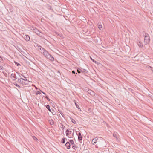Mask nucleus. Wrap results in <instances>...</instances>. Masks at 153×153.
I'll return each mask as SVG.
<instances>
[{"instance_id":"bb28decb","label":"nucleus","mask_w":153,"mask_h":153,"mask_svg":"<svg viewBox=\"0 0 153 153\" xmlns=\"http://www.w3.org/2000/svg\"><path fill=\"white\" fill-rule=\"evenodd\" d=\"M13 84H14L16 86L20 88V86L16 82H14L13 83Z\"/></svg>"},{"instance_id":"f8f14e48","label":"nucleus","mask_w":153,"mask_h":153,"mask_svg":"<svg viewBox=\"0 0 153 153\" xmlns=\"http://www.w3.org/2000/svg\"><path fill=\"white\" fill-rule=\"evenodd\" d=\"M25 39L27 41L29 40L30 39V37L29 36L27 35H25Z\"/></svg>"},{"instance_id":"6e6552de","label":"nucleus","mask_w":153,"mask_h":153,"mask_svg":"<svg viewBox=\"0 0 153 153\" xmlns=\"http://www.w3.org/2000/svg\"><path fill=\"white\" fill-rule=\"evenodd\" d=\"M47 58L49 59L51 61H53L54 60V57L51 54H50Z\"/></svg>"},{"instance_id":"4c0bfd02","label":"nucleus","mask_w":153,"mask_h":153,"mask_svg":"<svg viewBox=\"0 0 153 153\" xmlns=\"http://www.w3.org/2000/svg\"><path fill=\"white\" fill-rule=\"evenodd\" d=\"M76 134L78 135V136H82L80 132L78 133V134H77V133H76Z\"/></svg>"},{"instance_id":"c85d7f7f","label":"nucleus","mask_w":153,"mask_h":153,"mask_svg":"<svg viewBox=\"0 0 153 153\" xmlns=\"http://www.w3.org/2000/svg\"><path fill=\"white\" fill-rule=\"evenodd\" d=\"M14 63H15V64L17 66H20V64L19 63H18L17 62H16V61H14Z\"/></svg>"},{"instance_id":"4468645a","label":"nucleus","mask_w":153,"mask_h":153,"mask_svg":"<svg viewBox=\"0 0 153 153\" xmlns=\"http://www.w3.org/2000/svg\"><path fill=\"white\" fill-rule=\"evenodd\" d=\"M143 33L144 36V37L149 36V34H148L147 33L145 32L144 31H143Z\"/></svg>"},{"instance_id":"f3484780","label":"nucleus","mask_w":153,"mask_h":153,"mask_svg":"<svg viewBox=\"0 0 153 153\" xmlns=\"http://www.w3.org/2000/svg\"><path fill=\"white\" fill-rule=\"evenodd\" d=\"M75 106H76V108L79 109V110L80 111H81V110L80 109L79 107V105H78V104L77 103H76V102L75 101Z\"/></svg>"},{"instance_id":"3c124183","label":"nucleus","mask_w":153,"mask_h":153,"mask_svg":"<svg viewBox=\"0 0 153 153\" xmlns=\"http://www.w3.org/2000/svg\"><path fill=\"white\" fill-rule=\"evenodd\" d=\"M5 75V76H7V74H6V75Z\"/></svg>"},{"instance_id":"cd10ccee","label":"nucleus","mask_w":153,"mask_h":153,"mask_svg":"<svg viewBox=\"0 0 153 153\" xmlns=\"http://www.w3.org/2000/svg\"><path fill=\"white\" fill-rule=\"evenodd\" d=\"M81 70H82V68H78L77 70V71L78 73H80L81 72Z\"/></svg>"},{"instance_id":"de8ad7c7","label":"nucleus","mask_w":153,"mask_h":153,"mask_svg":"<svg viewBox=\"0 0 153 153\" xmlns=\"http://www.w3.org/2000/svg\"><path fill=\"white\" fill-rule=\"evenodd\" d=\"M53 114H56V113L55 112H54V113H53Z\"/></svg>"},{"instance_id":"6e6d98bb","label":"nucleus","mask_w":153,"mask_h":153,"mask_svg":"<svg viewBox=\"0 0 153 153\" xmlns=\"http://www.w3.org/2000/svg\"><path fill=\"white\" fill-rule=\"evenodd\" d=\"M22 77L23 78V77L22 76Z\"/></svg>"},{"instance_id":"79ce46f5","label":"nucleus","mask_w":153,"mask_h":153,"mask_svg":"<svg viewBox=\"0 0 153 153\" xmlns=\"http://www.w3.org/2000/svg\"><path fill=\"white\" fill-rule=\"evenodd\" d=\"M41 91V92L43 93L44 95H46V93L45 92H43V91Z\"/></svg>"},{"instance_id":"ea45409f","label":"nucleus","mask_w":153,"mask_h":153,"mask_svg":"<svg viewBox=\"0 0 153 153\" xmlns=\"http://www.w3.org/2000/svg\"><path fill=\"white\" fill-rule=\"evenodd\" d=\"M93 62H94L96 64H97L98 63L95 60Z\"/></svg>"},{"instance_id":"09e8293b","label":"nucleus","mask_w":153,"mask_h":153,"mask_svg":"<svg viewBox=\"0 0 153 153\" xmlns=\"http://www.w3.org/2000/svg\"><path fill=\"white\" fill-rule=\"evenodd\" d=\"M58 72H59V73H60L59 71H58Z\"/></svg>"},{"instance_id":"1a4fd4ad","label":"nucleus","mask_w":153,"mask_h":153,"mask_svg":"<svg viewBox=\"0 0 153 153\" xmlns=\"http://www.w3.org/2000/svg\"><path fill=\"white\" fill-rule=\"evenodd\" d=\"M65 146L68 149H70L71 148L70 143L69 142H67L66 144L65 145Z\"/></svg>"},{"instance_id":"6ab92c4d","label":"nucleus","mask_w":153,"mask_h":153,"mask_svg":"<svg viewBox=\"0 0 153 153\" xmlns=\"http://www.w3.org/2000/svg\"><path fill=\"white\" fill-rule=\"evenodd\" d=\"M138 46L140 48H142L143 46V45L142 44V43L141 42H138Z\"/></svg>"},{"instance_id":"39448f33","label":"nucleus","mask_w":153,"mask_h":153,"mask_svg":"<svg viewBox=\"0 0 153 153\" xmlns=\"http://www.w3.org/2000/svg\"><path fill=\"white\" fill-rule=\"evenodd\" d=\"M98 140V138L97 137H95L92 140V143H93V144H95L96 143H99V141Z\"/></svg>"},{"instance_id":"9d476101","label":"nucleus","mask_w":153,"mask_h":153,"mask_svg":"<svg viewBox=\"0 0 153 153\" xmlns=\"http://www.w3.org/2000/svg\"><path fill=\"white\" fill-rule=\"evenodd\" d=\"M44 106L45 107H46L47 109H48L50 112H51L53 114L55 115V114H53V112H52L51 111V109L50 108V105H44Z\"/></svg>"},{"instance_id":"f257e3e1","label":"nucleus","mask_w":153,"mask_h":153,"mask_svg":"<svg viewBox=\"0 0 153 153\" xmlns=\"http://www.w3.org/2000/svg\"><path fill=\"white\" fill-rule=\"evenodd\" d=\"M150 36L144 37V43L145 45H147L150 42Z\"/></svg>"},{"instance_id":"37998d69","label":"nucleus","mask_w":153,"mask_h":153,"mask_svg":"<svg viewBox=\"0 0 153 153\" xmlns=\"http://www.w3.org/2000/svg\"><path fill=\"white\" fill-rule=\"evenodd\" d=\"M72 73L73 74H75V71L74 70L72 71Z\"/></svg>"},{"instance_id":"c9c22d12","label":"nucleus","mask_w":153,"mask_h":153,"mask_svg":"<svg viewBox=\"0 0 153 153\" xmlns=\"http://www.w3.org/2000/svg\"><path fill=\"white\" fill-rule=\"evenodd\" d=\"M58 111H59V112L61 114V115L62 116L63 115H64L63 113H62V112L59 109L58 110Z\"/></svg>"},{"instance_id":"a18cd8bd","label":"nucleus","mask_w":153,"mask_h":153,"mask_svg":"<svg viewBox=\"0 0 153 153\" xmlns=\"http://www.w3.org/2000/svg\"><path fill=\"white\" fill-rule=\"evenodd\" d=\"M2 68H3V67L0 65V69H2Z\"/></svg>"},{"instance_id":"58836bf2","label":"nucleus","mask_w":153,"mask_h":153,"mask_svg":"<svg viewBox=\"0 0 153 153\" xmlns=\"http://www.w3.org/2000/svg\"><path fill=\"white\" fill-rule=\"evenodd\" d=\"M56 34H57V35L58 36H60V37H61L62 36V35H61V34H59V33H57Z\"/></svg>"},{"instance_id":"412c9836","label":"nucleus","mask_w":153,"mask_h":153,"mask_svg":"<svg viewBox=\"0 0 153 153\" xmlns=\"http://www.w3.org/2000/svg\"><path fill=\"white\" fill-rule=\"evenodd\" d=\"M68 140L69 141V142L70 143H71V145L72 144H74V141L73 140Z\"/></svg>"},{"instance_id":"393cba45","label":"nucleus","mask_w":153,"mask_h":153,"mask_svg":"<svg viewBox=\"0 0 153 153\" xmlns=\"http://www.w3.org/2000/svg\"><path fill=\"white\" fill-rule=\"evenodd\" d=\"M43 97L46 98L48 101H51V100L47 96H43Z\"/></svg>"},{"instance_id":"20e7f679","label":"nucleus","mask_w":153,"mask_h":153,"mask_svg":"<svg viewBox=\"0 0 153 153\" xmlns=\"http://www.w3.org/2000/svg\"><path fill=\"white\" fill-rule=\"evenodd\" d=\"M71 132L72 131L71 130V129H67L66 131V136L68 137L69 138H71V137L69 136L68 135L71 134Z\"/></svg>"},{"instance_id":"49530a36","label":"nucleus","mask_w":153,"mask_h":153,"mask_svg":"<svg viewBox=\"0 0 153 153\" xmlns=\"http://www.w3.org/2000/svg\"><path fill=\"white\" fill-rule=\"evenodd\" d=\"M51 110H52V111L55 112V111H54V109H53V108H52V109H51Z\"/></svg>"},{"instance_id":"864d4df0","label":"nucleus","mask_w":153,"mask_h":153,"mask_svg":"<svg viewBox=\"0 0 153 153\" xmlns=\"http://www.w3.org/2000/svg\"><path fill=\"white\" fill-rule=\"evenodd\" d=\"M91 109V108H90V109H89V110L90 111V110Z\"/></svg>"},{"instance_id":"aec40b11","label":"nucleus","mask_w":153,"mask_h":153,"mask_svg":"<svg viewBox=\"0 0 153 153\" xmlns=\"http://www.w3.org/2000/svg\"><path fill=\"white\" fill-rule=\"evenodd\" d=\"M70 119L71 122L73 123L74 124H76V121L74 119H73V118H71V117H70Z\"/></svg>"},{"instance_id":"0eeeda50","label":"nucleus","mask_w":153,"mask_h":153,"mask_svg":"<svg viewBox=\"0 0 153 153\" xmlns=\"http://www.w3.org/2000/svg\"><path fill=\"white\" fill-rule=\"evenodd\" d=\"M37 48H38V49L39 50V51L40 50L41 51H44V50H45L44 48H43L40 45L38 44H37Z\"/></svg>"},{"instance_id":"c756f323","label":"nucleus","mask_w":153,"mask_h":153,"mask_svg":"<svg viewBox=\"0 0 153 153\" xmlns=\"http://www.w3.org/2000/svg\"><path fill=\"white\" fill-rule=\"evenodd\" d=\"M98 27L101 30V29L102 28V25H98Z\"/></svg>"},{"instance_id":"f03ea898","label":"nucleus","mask_w":153,"mask_h":153,"mask_svg":"<svg viewBox=\"0 0 153 153\" xmlns=\"http://www.w3.org/2000/svg\"><path fill=\"white\" fill-rule=\"evenodd\" d=\"M22 76L23 77L22 80V81H23V85H28V83L29 82V81L27 80V78L24 75H22Z\"/></svg>"},{"instance_id":"dca6fc26","label":"nucleus","mask_w":153,"mask_h":153,"mask_svg":"<svg viewBox=\"0 0 153 153\" xmlns=\"http://www.w3.org/2000/svg\"><path fill=\"white\" fill-rule=\"evenodd\" d=\"M31 29L33 30L34 31H35V32L36 33L37 32H39L38 30L36 28L34 27H32Z\"/></svg>"},{"instance_id":"c03bdc74","label":"nucleus","mask_w":153,"mask_h":153,"mask_svg":"<svg viewBox=\"0 0 153 153\" xmlns=\"http://www.w3.org/2000/svg\"><path fill=\"white\" fill-rule=\"evenodd\" d=\"M90 58L91 60L93 62L94 60L91 57H90Z\"/></svg>"},{"instance_id":"72a5a7b5","label":"nucleus","mask_w":153,"mask_h":153,"mask_svg":"<svg viewBox=\"0 0 153 153\" xmlns=\"http://www.w3.org/2000/svg\"><path fill=\"white\" fill-rule=\"evenodd\" d=\"M32 137L33 139L35 140H38V139L35 136H33Z\"/></svg>"},{"instance_id":"8fccbe9b","label":"nucleus","mask_w":153,"mask_h":153,"mask_svg":"<svg viewBox=\"0 0 153 153\" xmlns=\"http://www.w3.org/2000/svg\"><path fill=\"white\" fill-rule=\"evenodd\" d=\"M5 75V76H7V74H6V75Z\"/></svg>"},{"instance_id":"9b49d317","label":"nucleus","mask_w":153,"mask_h":153,"mask_svg":"<svg viewBox=\"0 0 153 153\" xmlns=\"http://www.w3.org/2000/svg\"><path fill=\"white\" fill-rule=\"evenodd\" d=\"M48 122L50 123V124L52 125H53L54 124V122L53 120L52 119H49L48 120Z\"/></svg>"},{"instance_id":"473e14b6","label":"nucleus","mask_w":153,"mask_h":153,"mask_svg":"<svg viewBox=\"0 0 153 153\" xmlns=\"http://www.w3.org/2000/svg\"><path fill=\"white\" fill-rule=\"evenodd\" d=\"M86 90H87V91H88V93L89 94H91V93L89 92V91H91V90L89 89H88V88H86Z\"/></svg>"},{"instance_id":"5fc2aeb1","label":"nucleus","mask_w":153,"mask_h":153,"mask_svg":"<svg viewBox=\"0 0 153 153\" xmlns=\"http://www.w3.org/2000/svg\"><path fill=\"white\" fill-rule=\"evenodd\" d=\"M91 109V108H90V109H89V110L90 111V110Z\"/></svg>"},{"instance_id":"5701e85b","label":"nucleus","mask_w":153,"mask_h":153,"mask_svg":"<svg viewBox=\"0 0 153 153\" xmlns=\"http://www.w3.org/2000/svg\"><path fill=\"white\" fill-rule=\"evenodd\" d=\"M15 74H16L15 73H12L11 75V78H12V79H14V78L15 77L14 76L15 75Z\"/></svg>"},{"instance_id":"2eb2a0df","label":"nucleus","mask_w":153,"mask_h":153,"mask_svg":"<svg viewBox=\"0 0 153 153\" xmlns=\"http://www.w3.org/2000/svg\"><path fill=\"white\" fill-rule=\"evenodd\" d=\"M81 72L85 74L88 72V71L85 69H83L82 68V70H81Z\"/></svg>"},{"instance_id":"7c9ffc66","label":"nucleus","mask_w":153,"mask_h":153,"mask_svg":"<svg viewBox=\"0 0 153 153\" xmlns=\"http://www.w3.org/2000/svg\"><path fill=\"white\" fill-rule=\"evenodd\" d=\"M16 73L18 74V75H19V76L18 77H21L22 76V75H23L22 74L20 73H19L18 72H17Z\"/></svg>"},{"instance_id":"ddd939ff","label":"nucleus","mask_w":153,"mask_h":153,"mask_svg":"<svg viewBox=\"0 0 153 153\" xmlns=\"http://www.w3.org/2000/svg\"><path fill=\"white\" fill-rule=\"evenodd\" d=\"M78 136V140L79 141L80 143H82V136Z\"/></svg>"},{"instance_id":"e433bc0d","label":"nucleus","mask_w":153,"mask_h":153,"mask_svg":"<svg viewBox=\"0 0 153 153\" xmlns=\"http://www.w3.org/2000/svg\"><path fill=\"white\" fill-rule=\"evenodd\" d=\"M113 136L114 137H116V138H117V136L116 134H113Z\"/></svg>"},{"instance_id":"423d86ee","label":"nucleus","mask_w":153,"mask_h":153,"mask_svg":"<svg viewBox=\"0 0 153 153\" xmlns=\"http://www.w3.org/2000/svg\"><path fill=\"white\" fill-rule=\"evenodd\" d=\"M22 80L23 78L20 76V77H19V78L18 79L17 82L18 83L23 85V81H22Z\"/></svg>"},{"instance_id":"2f4dec72","label":"nucleus","mask_w":153,"mask_h":153,"mask_svg":"<svg viewBox=\"0 0 153 153\" xmlns=\"http://www.w3.org/2000/svg\"><path fill=\"white\" fill-rule=\"evenodd\" d=\"M73 145L72 146V148L74 149L77 146L76 145L74 144H72Z\"/></svg>"},{"instance_id":"a878e982","label":"nucleus","mask_w":153,"mask_h":153,"mask_svg":"<svg viewBox=\"0 0 153 153\" xmlns=\"http://www.w3.org/2000/svg\"><path fill=\"white\" fill-rule=\"evenodd\" d=\"M61 125L62 126H61V128L63 130L65 128V126H64L62 123H61Z\"/></svg>"},{"instance_id":"4be33fe9","label":"nucleus","mask_w":153,"mask_h":153,"mask_svg":"<svg viewBox=\"0 0 153 153\" xmlns=\"http://www.w3.org/2000/svg\"><path fill=\"white\" fill-rule=\"evenodd\" d=\"M148 68L149 69H150L152 71V72L153 73V68L149 66H148Z\"/></svg>"},{"instance_id":"a19ab883","label":"nucleus","mask_w":153,"mask_h":153,"mask_svg":"<svg viewBox=\"0 0 153 153\" xmlns=\"http://www.w3.org/2000/svg\"><path fill=\"white\" fill-rule=\"evenodd\" d=\"M93 62H94L96 64H97L98 63L95 60Z\"/></svg>"},{"instance_id":"f704fd0d","label":"nucleus","mask_w":153,"mask_h":153,"mask_svg":"<svg viewBox=\"0 0 153 153\" xmlns=\"http://www.w3.org/2000/svg\"><path fill=\"white\" fill-rule=\"evenodd\" d=\"M36 95L38 94H41V92L39 91H37L36 92Z\"/></svg>"},{"instance_id":"603ef678","label":"nucleus","mask_w":153,"mask_h":153,"mask_svg":"<svg viewBox=\"0 0 153 153\" xmlns=\"http://www.w3.org/2000/svg\"><path fill=\"white\" fill-rule=\"evenodd\" d=\"M5 75V76H7V74H6V75Z\"/></svg>"},{"instance_id":"7ed1b4c3","label":"nucleus","mask_w":153,"mask_h":153,"mask_svg":"<svg viewBox=\"0 0 153 153\" xmlns=\"http://www.w3.org/2000/svg\"><path fill=\"white\" fill-rule=\"evenodd\" d=\"M43 55L44 56L47 58L48 56L50 54L48 52V51L45 50H44V51L43 52Z\"/></svg>"},{"instance_id":"a211bd4d","label":"nucleus","mask_w":153,"mask_h":153,"mask_svg":"<svg viewBox=\"0 0 153 153\" xmlns=\"http://www.w3.org/2000/svg\"><path fill=\"white\" fill-rule=\"evenodd\" d=\"M66 138H65V137H63L62 140L61 141V142L62 143H63V144H64L65 143V140H66Z\"/></svg>"},{"instance_id":"4d7b16f0","label":"nucleus","mask_w":153,"mask_h":153,"mask_svg":"<svg viewBox=\"0 0 153 153\" xmlns=\"http://www.w3.org/2000/svg\"><path fill=\"white\" fill-rule=\"evenodd\" d=\"M0 57L1 58V57L0 56Z\"/></svg>"},{"instance_id":"b1692460","label":"nucleus","mask_w":153,"mask_h":153,"mask_svg":"<svg viewBox=\"0 0 153 153\" xmlns=\"http://www.w3.org/2000/svg\"><path fill=\"white\" fill-rule=\"evenodd\" d=\"M14 77H14V79H13V81H15V80H16V79H18L19 78V77H17V76H16V74H15V76H14Z\"/></svg>"}]
</instances>
